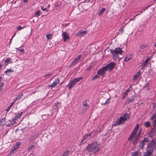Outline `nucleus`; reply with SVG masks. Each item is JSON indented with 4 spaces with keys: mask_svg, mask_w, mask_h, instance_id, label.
<instances>
[{
    "mask_svg": "<svg viewBox=\"0 0 156 156\" xmlns=\"http://www.w3.org/2000/svg\"><path fill=\"white\" fill-rule=\"evenodd\" d=\"M100 149L99 144L96 142L88 144L86 148L88 152L94 153L98 152Z\"/></svg>",
    "mask_w": 156,
    "mask_h": 156,
    "instance_id": "f257e3e1",
    "label": "nucleus"
},
{
    "mask_svg": "<svg viewBox=\"0 0 156 156\" xmlns=\"http://www.w3.org/2000/svg\"><path fill=\"white\" fill-rule=\"evenodd\" d=\"M110 51L112 54V58L115 61H117L119 58V54L122 55L123 53L122 49L119 47L115 48L114 49H111Z\"/></svg>",
    "mask_w": 156,
    "mask_h": 156,
    "instance_id": "f03ea898",
    "label": "nucleus"
},
{
    "mask_svg": "<svg viewBox=\"0 0 156 156\" xmlns=\"http://www.w3.org/2000/svg\"><path fill=\"white\" fill-rule=\"evenodd\" d=\"M147 150L153 152L156 150V138L153 139L147 147Z\"/></svg>",
    "mask_w": 156,
    "mask_h": 156,
    "instance_id": "7ed1b4c3",
    "label": "nucleus"
},
{
    "mask_svg": "<svg viewBox=\"0 0 156 156\" xmlns=\"http://www.w3.org/2000/svg\"><path fill=\"white\" fill-rule=\"evenodd\" d=\"M126 120L122 116H121L119 119H117L116 120L114 124V126H118L120 125L121 123L123 124Z\"/></svg>",
    "mask_w": 156,
    "mask_h": 156,
    "instance_id": "20e7f679",
    "label": "nucleus"
},
{
    "mask_svg": "<svg viewBox=\"0 0 156 156\" xmlns=\"http://www.w3.org/2000/svg\"><path fill=\"white\" fill-rule=\"evenodd\" d=\"M115 65L116 64L115 62H112L104 66L107 71L109 70V71H111L114 69Z\"/></svg>",
    "mask_w": 156,
    "mask_h": 156,
    "instance_id": "39448f33",
    "label": "nucleus"
},
{
    "mask_svg": "<svg viewBox=\"0 0 156 156\" xmlns=\"http://www.w3.org/2000/svg\"><path fill=\"white\" fill-rule=\"evenodd\" d=\"M107 71L105 66H103L101 69H100L97 72V74H99L100 76H105L106 74V72Z\"/></svg>",
    "mask_w": 156,
    "mask_h": 156,
    "instance_id": "423d86ee",
    "label": "nucleus"
},
{
    "mask_svg": "<svg viewBox=\"0 0 156 156\" xmlns=\"http://www.w3.org/2000/svg\"><path fill=\"white\" fill-rule=\"evenodd\" d=\"M87 32V31H83L81 30H80L78 32L75 34V35L78 37H81L84 36L85 34Z\"/></svg>",
    "mask_w": 156,
    "mask_h": 156,
    "instance_id": "0eeeda50",
    "label": "nucleus"
},
{
    "mask_svg": "<svg viewBox=\"0 0 156 156\" xmlns=\"http://www.w3.org/2000/svg\"><path fill=\"white\" fill-rule=\"evenodd\" d=\"M152 57V55L150 57H147L145 61L141 65V67L142 68L145 67L147 66L148 61L151 60Z\"/></svg>",
    "mask_w": 156,
    "mask_h": 156,
    "instance_id": "6e6552de",
    "label": "nucleus"
},
{
    "mask_svg": "<svg viewBox=\"0 0 156 156\" xmlns=\"http://www.w3.org/2000/svg\"><path fill=\"white\" fill-rule=\"evenodd\" d=\"M59 83V80L58 78L55 79L53 82L51 84L48 85V86L49 87H55L57 84Z\"/></svg>",
    "mask_w": 156,
    "mask_h": 156,
    "instance_id": "1a4fd4ad",
    "label": "nucleus"
},
{
    "mask_svg": "<svg viewBox=\"0 0 156 156\" xmlns=\"http://www.w3.org/2000/svg\"><path fill=\"white\" fill-rule=\"evenodd\" d=\"M62 36L63 37L62 39L64 42H66L67 40L69 39V35L66 32H64L62 33Z\"/></svg>",
    "mask_w": 156,
    "mask_h": 156,
    "instance_id": "9d476101",
    "label": "nucleus"
},
{
    "mask_svg": "<svg viewBox=\"0 0 156 156\" xmlns=\"http://www.w3.org/2000/svg\"><path fill=\"white\" fill-rule=\"evenodd\" d=\"M81 57V55H78L77 57L71 63V66H75L76 64H77L79 62L80 58Z\"/></svg>",
    "mask_w": 156,
    "mask_h": 156,
    "instance_id": "9b49d317",
    "label": "nucleus"
},
{
    "mask_svg": "<svg viewBox=\"0 0 156 156\" xmlns=\"http://www.w3.org/2000/svg\"><path fill=\"white\" fill-rule=\"evenodd\" d=\"M136 95V94L132 95L130 98L128 99L127 103L128 104L132 103L135 99Z\"/></svg>",
    "mask_w": 156,
    "mask_h": 156,
    "instance_id": "f8f14e48",
    "label": "nucleus"
},
{
    "mask_svg": "<svg viewBox=\"0 0 156 156\" xmlns=\"http://www.w3.org/2000/svg\"><path fill=\"white\" fill-rule=\"evenodd\" d=\"M76 83L73 80L70 82L68 86V88L70 90L75 85Z\"/></svg>",
    "mask_w": 156,
    "mask_h": 156,
    "instance_id": "ddd939ff",
    "label": "nucleus"
},
{
    "mask_svg": "<svg viewBox=\"0 0 156 156\" xmlns=\"http://www.w3.org/2000/svg\"><path fill=\"white\" fill-rule=\"evenodd\" d=\"M152 123L153 128L151 129V131H154L155 132H156V119L154 120Z\"/></svg>",
    "mask_w": 156,
    "mask_h": 156,
    "instance_id": "4468645a",
    "label": "nucleus"
},
{
    "mask_svg": "<svg viewBox=\"0 0 156 156\" xmlns=\"http://www.w3.org/2000/svg\"><path fill=\"white\" fill-rule=\"evenodd\" d=\"M153 152L147 150V151L145 152L144 154V156H151Z\"/></svg>",
    "mask_w": 156,
    "mask_h": 156,
    "instance_id": "2eb2a0df",
    "label": "nucleus"
},
{
    "mask_svg": "<svg viewBox=\"0 0 156 156\" xmlns=\"http://www.w3.org/2000/svg\"><path fill=\"white\" fill-rule=\"evenodd\" d=\"M21 145V143L20 142H18L16 143L15 145L13 147V149L17 151V149L19 148Z\"/></svg>",
    "mask_w": 156,
    "mask_h": 156,
    "instance_id": "dca6fc26",
    "label": "nucleus"
},
{
    "mask_svg": "<svg viewBox=\"0 0 156 156\" xmlns=\"http://www.w3.org/2000/svg\"><path fill=\"white\" fill-rule=\"evenodd\" d=\"M95 132L93 131L92 132L88 134H87L88 137H91L93 138L95 136Z\"/></svg>",
    "mask_w": 156,
    "mask_h": 156,
    "instance_id": "f3484780",
    "label": "nucleus"
},
{
    "mask_svg": "<svg viewBox=\"0 0 156 156\" xmlns=\"http://www.w3.org/2000/svg\"><path fill=\"white\" fill-rule=\"evenodd\" d=\"M37 137L38 135L37 134H35L31 137L30 139V141L33 142V141L35 140Z\"/></svg>",
    "mask_w": 156,
    "mask_h": 156,
    "instance_id": "a211bd4d",
    "label": "nucleus"
},
{
    "mask_svg": "<svg viewBox=\"0 0 156 156\" xmlns=\"http://www.w3.org/2000/svg\"><path fill=\"white\" fill-rule=\"evenodd\" d=\"M17 151L15 150V149H12L9 154L7 155V156H11V155L13 154H14L16 153Z\"/></svg>",
    "mask_w": 156,
    "mask_h": 156,
    "instance_id": "6ab92c4d",
    "label": "nucleus"
},
{
    "mask_svg": "<svg viewBox=\"0 0 156 156\" xmlns=\"http://www.w3.org/2000/svg\"><path fill=\"white\" fill-rule=\"evenodd\" d=\"M139 125L137 124V126H136L133 131L132 132V133L133 135H135L139 127Z\"/></svg>",
    "mask_w": 156,
    "mask_h": 156,
    "instance_id": "aec40b11",
    "label": "nucleus"
},
{
    "mask_svg": "<svg viewBox=\"0 0 156 156\" xmlns=\"http://www.w3.org/2000/svg\"><path fill=\"white\" fill-rule=\"evenodd\" d=\"M59 103L58 102L56 103H55L53 107V108L54 109H57V111L58 110V109H59Z\"/></svg>",
    "mask_w": 156,
    "mask_h": 156,
    "instance_id": "412c9836",
    "label": "nucleus"
},
{
    "mask_svg": "<svg viewBox=\"0 0 156 156\" xmlns=\"http://www.w3.org/2000/svg\"><path fill=\"white\" fill-rule=\"evenodd\" d=\"M6 119L5 118L2 119L0 120V123L2 126H3L5 125V123Z\"/></svg>",
    "mask_w": 156,
    "mask_h": 156,
    "instance_id": "4be33fe9",
    "label": "nucleus"
},
{
    "mask_svg": "<svg viewBox=\"0 0 156 156\" xmlns=\"http://www.w3.org/2000/svg\"><path fill=\"white\" fill-rule=\"evenodd\" d=\"M70 151L69 150H67L66 151H65L63 155H62L63 156H68L69 154Z\"/></svg>",
    "mask_w": 156,
    "mask_h": 156,
    "instance_id": "5701e85b",
    "label": "nucleus"
},
{
    "mask_svg": "<svg viewBox=\"0 0 156 156\" xmlns=\"http://www.w3.org/2000/svg\"><path fill=\"white\" fill-rule=\"evenodd\" d=\"M122 116L125 119L126 121L127 120V118H129V115L127 113L124 114Z\"/></svg>",
    "mask_w": 156,
    "mask_h": 156,
    "instance_id": "b1692460",
    "label": "nucleus"
},
{
    "mask_svg": "<svg viewBox=\"0 0 156 156\" xmlns=\"http://www.w3.org/2000/svg\"><path fill=\"white\" fill-rule=\"evenodd\" d=\"M105 8H103L101 9L100 10L99 12L98 13L99 15H101L103 14V13L105 11Z\"/></svg>",
    "mask_w": 156,
    "mask_h": 156,
    "instance_id": "393cba45",
    "label": "nucleus"
},
{
    "mask_svg": "<svg viewBox=\"0 0 156 156\" xmlns=\"http://www.w3.org/2000/svg\"><path fill=\"white\" fill-rule=\"evenodd\" d=\"M139 152L137 151L133 152L132 153V155L131 156H138Z\"/></svg>",
    "mask_w": 156,
    "mask_h": 156,
    "instance_id": "a878e982",
    "label": "nucleus"
},
{
    "mask_svg": "<svg viewBox=\"0 0 156 156\" xmlns=\"http://www.w3.org/2000/svg\"><path fill=\"white\" fill-rule=\"evenodd\" d=\"M82 79V77H79L76 78H75L74 79H73V81H74L76 83L77 82H79Z\"/></svg>",
    "mask_w": 156,
    "mask_h": 156,
    "instance_id": "bb28decb",
    "label": "nucleus"
},
{
    "mask_svg": "<svg viewBox=\"0 0 156 156\" xmlns=\"http://www.w3.org/2000/svg\"><path fill=\"white\" fill-rule=\"evenodd\" d=\"M154 2L152 4H151L148 5L147 6L144 7L142 9L143 11H145V10H147V9L150 6H151L153 5L154 4Z\"/></svg>",
    "mask_w": 156,
    "mask_h": 156,
    "instance_id": "cd10ccee",
    "label": "nucleus"
},
{
    "mask_svg": "<svg viewBox=\"0 0 156 156\" xmlns=\"http://www.w3.org/2000/svg\"><path fill=\"white\" fill-rule=\"evenodd\" d=\"M11 58H8L7 59L5 60V63L6 64V66L7 65L9 64V62L11 61Z\"/></svg>",
    "mask_w": 156,
    "mask_h": 156,
    "instance_id": "c85d7f7f",
    "label": "nucleus"
},
{
    "mask_svg": "<svg viewBox=\"0 0 156 156\" xmlns=\"http://www.w3.org/2000/svg\"><path fill=\"white\" fill-rule=\"evenodd\" d=\"M150 119L151 121H154L156 119V114H154L153 115H152L150 118Z\"/></svg>",
    "mask_w": 156,
    "mask_h": 156,
    "instance_id": "c756f323",
    "label": "nucleus"
},
{
    "mask_svg": "<svg viewBox=\"0 0 156 156\" xmlns=\"http://www.w3.org/2000/svg\"><path fill=\"white\" fill-rule=\"evenodd\" d=\"M144 125L146 127H148L150 126V123L149 122L147 121L144 122Z\"/></svg>",
    "mask_w": 156,
    "mask_h": 156,
    "instance_id": "7c9ffc66",
    "label": "nucleus"
},
{
    "mask_svg": "<svg viewBox=\"0 0 156 156\" xmlns=\"http://www.w3.org/2000/svg\"><path fill=\"white\" fill-rule=\"evenodd\" d=\"M11 72H13V70H12L11 69H8L5 71V73L7 75H8V73Z\"/></svg>",
    "mask_w": 156,
    "mask_h": 156,
    "instance_id": "2f4dec72",
    "label": "nucleus"
},
{
    "mask_svg": "<svg viewBox=\"0 0 156 156\" xmlns=\"http://www.w3.org/2000/svg\"><path fill=\"white\" fill-rule=\"evenodd\" d=\"M139 138L135 136L134 140H133L132 141L133 144V145H136V142H137L138 141V140Z\"/></svg>",
    "mask_w": 156,
    "mask_h": 156,
    "instance_id": "473e14b6",
    "label": "nucleus"
},
{
    "mask_svg": "<svg viewBox=\"0 0 156 156\" xmlns=\"http://www.w3.org/2000/svg\"><path fill=\"white\" fill-rule=\"evenodd\" d=\"M98 74H97L96 75L93 77L91 79V80L93 81L94 80H95L97 79H98L100 78V76L98 75Z\"/></svg>",
    "mask_w": 156,
    "mask_h": 156,
    "instance_id": "72a5a7b5",
    "label": "nucleus"
},
{
    "mask_svg": "<svg viewBox=\"0 0 156 156\" xmlns=\"http://www.w3.org/2000/svg\"><path fill=\"white\" fill-rule=\"evenodd\" d=\"M40 15V11L39 10L37 11L35 14V16L36 17H38Z\"/></svg>",
    "mask_w": 156,
    "mask_h": 156,
    "instance_id": "f704fd0d",
    "label": "nucleus"
},
{
    "mask_svg": "<svg viewBox=\"0 0 156 156\" xmlns=\"http://www.w3.org/2000/svg\"><path fill=\"white\" fill-rule=\"evenodd\" d=\"M110 99L111 98H108L106 100V101L105 102V103L101 104V105H106L108 103V101H109L110 100Z\"/></svg>",
    "mask_w": 156,
    "mask_h": 156,
    "instance_id": "c9c22d12",
    "label": "nucleus"
},
{
    "mask_svg": "<svg viewBox=\"0 0 156 156\" xmlns=\"http://www.w3.org/2000/svg\"><path fill=\"white\" fill-rule=\"evenodd\" d=\"M25 26H24L23 27H22L21 26H19L18 27H17L16 29L17 30L20 31L23 29L24 28Z\"/></svg>",
    "mask_w": 156,
    "mask_h": 156,
    "instance_id": "e433bc0d",
    "label": "nucleus"
},
{
    "mask_svg": "<svg viewBox=\"0 0 156 156\" xmlns=\"http://www.w3.org/2000/svg\"><path fill=\"white\" fill-rule=\"evenodd\" d=\"M144 142L143 141H141L140 144V147L141 148H143L144 146Z\"/></svg>",
    "mask_w": 156,
    "mask_h": 156,
    "instance_id": "4c0bfd02",
    "label": "nucleus"
},
{
    "mask_svg": "<svg viewBox=\"0 0 156 156\" xmlns=\"http://www.w3.org/2000/svg\"><path fill=\"white\" fill-rule=\"evenodd\" d=\"M128 93H127L125 91V92H124V93L122 96V99H124L126 98V96L128 95Z\"/></svg>",
    "mask_w": 156,
    "mask_h": 156,
    "instance_id": "58836bf2",
    "label": "nucleus"
},
{
    "mask_svg": "<svg viewBox=\"0 0 156 156\" xmlns=\"http://www.w3.org/2000/svg\"><path fill=\"white\" fill-rule=\"evenodd\" d=\"M23 114V112H21L19 114H18L17 115H16V116L19 119V118H20V117L21 116V115H22Z\"/></svg>",
    "mask_w": 156,
    "mask_h": 156,
    "instance_id": "ea45409f",
    "label": "nucleus"
},
{
    "mask_svg": "<svg viewBox=\"0 0 156 156\" xmlns=\"http://www.w3.org/2000/svg\"><path fill=\"white\" fill-rule=\"evenodd\" d=\"M23 96V94L22 93H20L17 96V98H18V99H20Z\"/></svg>",
    "mask_w": 156,
    "mask_h": 156,
    "instance_id": "a19ab883",
    "label": "nucleus"
},
{
    "mask_svg": "<svg viewBox=\"0 0 156 156\" xmlns=\"http://www.w3.org/2000/svg\"><path fill=\"white\" fill-rule=\"evenodd\" d=\"M147 45H145L144 44H141L140 46V48L141 49H144L147 47Z\"/></svg>",
    "mask_w": 156,
    "mask_h": 156,
    "instance_id": "79ce46f5",
    "label": "nucleus"
},
{
    "mask_svg": "<svg viewBox=\"0 0 156 156\" xmlns=\"http://www.w3.org/2000/svg\"><path fill=\"white\" fill-rule=\"evenodd\" d=\"M131 59V58H128L127 56L125 57L124 61L125 62H128Z\"/></svg>",
    "mask_w": 156,
    "mask_h": 156,
    "instance_id": "37998d69",
    "label": "nucleus"
},
{
    "mask_svg": "<svg viewBox=\"0 0 156 156\" xmlns=\"http://www.w3.org/2000/svg\"><path fill=\"white\" fill-rule=\"evenodd\" d=\"M139 76L138 75H136L135 74L133 77V80H136L138 78Z\"/></svg>",
    "mask_w": 156,
    "mask_h": 156,
    "instance_id": "c03bdc74",
    "label": "nucleus"
},
{
    "mask_svg": "<svg viewBox=\"0 0 156 156\" xmlns=\"http://www.w3.org/2000/svg\"><path fill=\"white\" fill-rule=\"evenodd\" d=\"M18 119L17 117L16 116L15 117L12 119V121L14 123H15L16 122L15 121L17 120Z\"/></svg>",
    "mask_w": 156,
    "mask_h": 156,
    "instance_id": "a18cd8bd",
    "label": "nucleus"
},
{
    "mask_svg": "<svg viewBox=\"0 0 156 156\" xmlns=\"http://www.w3.org/2000/svg\"><path fill=\"white\" fill-rule=\"evenodd\" d=\"M149 84L148 82H147V83L145 84L144 86L143 87V88L147 87H149Z\"/></svg>",
    "mask_w": 156,
    "mask_h": 156,
    "instance_id": "49530a36",
    "label": "nucleus"
},
{
    "mask_svg": "<svg viewBox=\"0 0 156 156\" xmlns=\"http://www.w3.org/2000/svg\"><path fill=\"white\" fill-rule=\"evenodd\" d=\"M18 50L20 51L22 53H24V50L23 49L18 48Z\"/></svg>",
    "mask_w": 156,
    "mask_h": 156,
    "instance_id": "de8ad7c7",
    "label": "nucleus"
},
{
    "mask_svg": "<svg viewBox=\"0 0 156 156\" xmlns=\"http://www.w3.org/2000/svg\"><path fill=\"white\" fill-rule=\"evenodd\" d=\"M125 26H123L120 29L119 31L122 34L124 32V28Z\"/></svg>",
    "mask_w": 156,
    "mask_h": 156,
    "instance_id": "09e8293b",
    "label": "nucleus"
},
{
    "mask_svg": "<svg viewBox=\"0 0 156 156\" xmlns=\"http://www.w3.org/2000/svg\"><path fill=\"white\" fill-rule=\"evenodd\" d=\"M149 140L147 138H144L143 140L144 142H148Z\"/></svg>",
    "mask_w": 156,
    "mask_h": 156,
    "instance_id": "8fccbe9b",
    "label": "nucleus"
},
{
    "mask_svg": "<svg viewBox=\"0 0 156 156\" xmlns=\"http://www.w3.org/2000/svg\"><path fill=\"white\" fill-rule=\"evenodd\" d=\"M41 9L43 11H46L47 12H48V10L47 8H44V6H42L41 7Z\"/></svg>",
    "mask_w": 156,
    "mask_h": 156,
    "instance_id": "3c124183",
    "label": "nucleus"
},
{
    "mask_svg": "<svg viewBox=\"0 0 156 156\" xmlns=\"http://www.w3.org/2000/svg\"><path fill=\"white\" fill-rule=\"evenodd\" d=\"M34 147V145H31V146H30V147H29L28 148V151H30V150H31V149H32V148L33 147Z\"/></svg>",
    "mask_w": 156,
    "mask_h": 156,
    "instance_id": "603ef678",
    "label": "nucleus"
},
{
    "mask_svg": "<svg viewBox=\"0 0 156 156\" xmlns=\"http://www.w3.org/2000/svg\"><path fill=\"white\" fill-rule=\"evenodd\" d=\"M88 136L87 134H86L84 135L83 137V140H85L86 139H87L88 137Z\"/></svg>",
    "mask_w": 156,
    "mask_h": 156,
    "instance_id": "864d4df0",
    "label": "nucleus"
},
{
    "mask_svg": "<svg viewBox=\"0 0 156 156\" xmlns=\"http://www.w3.org/2000/svg\"><path fill=\"white\" fill-rule=\"evenodd\" d=\"M154 132V131H151H151L150 132L149 134V136L150 137H152L153 136V135H151V133H152L153 132Z\"/></svg>",
    "mask_w": 156,
    "mask_h": 156,
    "instance_id": "5fc2aeb1",
    "label": "nucleus"
},
{
    "mask_svg": "<svg viewBox=\"0 0 156 156\" xmlns=\"http://www.w3.org/2000/svg\"><path fill=\"white\" fill-rule=\"evenodd\" d=\"M141 74V71L140 70H139L136 73V75H138V76L139 77L140 75Z\"/></svg>",
    "mask_w": 156,
    "mask_h": 156,
    "instance_id": "6e6d98bb",
    "label": "nucleus"
},
{
    "mask_svg": "<svg viewBox=\"0 0 156 156\" xmlns=\"http://www.w3.org/2000/svg\"><path fill=\"white\" fill-rule=\"evenodd\" d=\"M134 136V135H133L132 133H131V135H130V136L129 137V138L128 139V140L129 141L131 139L132 137L133 136Z\"/></svg>",
    "mask_w": 156,
    "mask_h": 156,
    "instance_id": "4d7b16f0",
    "label": "nucleus"
},
{
    "mask_svg": "<svg viewBox=\"0 0 156 156\" xmlns=\"http://www.w3.org/2000/svg\"><path fill=\"white\" fill-rule=\"evenodd\" d=\"M9 122H10V123H9L8 124H7L6 125L7 126L9 127L11 126L12 125V124L11 123V122L10 121H9Z\"/></svg>",
    "mask_w": 156,
    "mask_h": 156,
    "instance_id": "13d9d810",
    "label": "nucleus"
},
{
    "mask_svg": "<svg viewBox=\"0 0 156 156\" xmlns=\"http://www.w3.org/2000/svg\"><path fill=\"white\" fill-rule=\"evenodd\" d=\"M51 36V35H50V34H47L46 35V37L47 39H48V40L49 39Z\"/></svg>",
    "mask_w": 156,
    "mask_h": 156,
    "instance_id": "bf43d9fd",
    "label": "nucleus"
},
{
    "mask_svg": "<svg viewBox=\"0 0 156 156\" xmlns=\"http://www.w3.org/2000/svg\"><path fill=\"white\" fill-rule=\"evenodd\" d=\"M11 107L10 106H9L5 110L6 111L8 112L10 109L11 108Z\"/></svg>",
    "mask_w": 156,
    "mask_h": 156,
    "instance_id": "052dcab7",
    "label": "nucleus"
},
{
    "mask_svg": "<svg viewBox=\"0 0 156 156\" xmlns=\"http://www.w3.org/2000/svg\"><path fill=\"white\" fill-rule=\"evenodd\" d=\"M4 84V83H3V82L0 83V87L2 88V87L3 86Z\"/></svg>",
    "mask_w": 156,
    "mask_h": 156,
    "instance_id": "680f3d73",
    "label": "nucleus"
},
{
    "mask_svg": "<svg viewBox=\"0 0 156 156\" xmlns=\"http://www.w3.org/2000/svg\"><path fill=\"white\" fill-rule=\"evenodd\" d=\"M92 67V66H91V65L89 67H88L87 68V69H86L87 71H88L89 70L91 69Z\"/></svg>",
    "mask_w": 156,
    "mask_h": 156,
    "instance_id": "e2e57ef3",
    "label": "nucleus"
},
{
    "mask_svg": "<svg viewBox=\"0 0 156 156\" xmlns=\"http://www.w3.org/2000/svg\"><path fill=\"white\" fill-rule=\"evenodd\" d=\"M131 90H132L131 89H130L128 88L125 91L128 93Z\"/></svg>",
    "mask_w": 156,
    "mask_h": 156,
    "instance_id": "0e129e2a",
    "label": "nucleus"
},
{
    "mask_svg": "<svg viewBox=\"0 0 156 156\" xmlns=\"http://www.w3.org/2000/svg\"><path fill=\"white\" fill-rule=\"evenodd\" d=\"M83 140V138H82V140H81L80 143L79 144V146H80L83 143V142L84 141V140Z\"/></svg>",
    "mask_w": 156,
    "mask_h": 156,
    "instance_id": "69168bd1",
    "label": "nucleus"
},
{
    "mask_svg": "<svg viewBox=\"0 0 156 156\" xmlns=\"http://www.w3.org/2000/svg\"><path fill=\"white\" fill-rule=\"evenodd\" d=\"M141 133H139L138 134L136 135V137H138V138H139V137H140V134Z\"/></svg>",
    "mask_w": 156,
    "mask_h": 156,
    "instance_id": "338daca9",
    "label": "nucleus"
},
{
    "mask_svg": "<svg viewBox=\"0 0 156 156\" xmlns=\"http://www.w3.org/2000/svg\"><path fill=\"white\" fill-rule=\"evenodd\" d=\"M153 108H155V106H156V103H153Z\"/></svg>",
    "mask_w": 156,
    "mask_h": 156,
    "instance_id": "774afa93",
    "label": "nucleus"
}]
</instances>
